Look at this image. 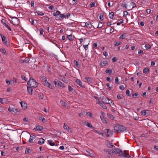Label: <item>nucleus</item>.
I'll use <instances>...</instances> for the list:
<instances>
[{"mask_svg": "<svg viewBox=\"0 0 158 158\" xmlns=\"http://www.w3.org/2000/svg\"><path fill=\"white\" fill-rule=\"evenodd\" d=\"M96 103L99 105L103 109H107V107L103 102H102L99 100H98L96 102Z\"/></svg>", "mask_w": 158, "mask_h": 158, "instance_id": "6", "label": "nucleus"}, {"mask_svg": "<svg viewBox=\"0 0 158 158\" xmlns=\"http://www.w3.org/2000/svg\"><path fill=\"white\" fill-rule=\"evenodd\" d=\"M38 97L40 99H43L44 97V96L43 94H39Z\"/></svg>", "mask_w": 158, "mask_h": 158, "instance_id": "50", "label": "nucleus"}, {"mask_svg": "<svg viewBox=\"0 0 158 158\" xmlns=\"http://www.w3.org/2000/svg\"><path fill=\"white\" fill-rule=\"evenodd\" d=\"M116 154H119V156L122 155L123 152L118 148L113 149L111 150V156H112Z\"/></svg>", "mask_w": 158, "mask_h": 158, "instance_id": "3", "label": "nucleus"}, {"mask_svg": "<svg viewBox=\"0 0 158 158\" xmlns=\"http://www.w3.org/2000/svg\"><path fill=\"white\" fill-rule=\"evenodd\" d=\"M121 44V42L119 41H115L114 43V45L115 46H118L120 45Z\"/></svg>", "mask_w": 158, "mask_h": 158, "instance_id": "37", "label": "nucleus"}, {"mask_svg": "<svg viewBox=\"0 0 158 158\" xmlns=\"http://www.w3.org/2000/svg\"><path fill=\"white\" fill-rule=\"evenodd\" d=\"M114 129L118 132H122L126 131V128L122 125L117 124L114 127Z\"/></svg>", "mask_w": 158, "mask_h": 158, "instance_id": "1", "label": "nucleus"}, {"mask_svg": "<svg viewBox=\"0 0 158 158\" xmlns=\"http://www.w3.org/2000/svg\"><path fill=\"white\" fill-rule=\"evenodd\" d=\"M2 40L3 43L6 45H7L6 44L7 41L6 40V38L5 36H3L2 38Z\"/></svg>", "mask_w": 158, "mask_h": 158, "instance_id": "27", "label": "nucleus"}, {"mask_svg": "<svg viewBox=\"0 0 158 158\" xmlns=\"http://www.w3.org/2000/svg\"><path fill=\"white\" fill-rule=\"evenodd\" d=\"M120 156L127 158H128L131 157L129 155V154L128 153H126L125 151H124V152H123V155H120Z\"/></svg>", "mask_w": 158, "mask_h": 158, "instance_id": "14", "label": "nucleus"}, {"mask_svg": "<svg viewBox=\"0 0 158 158\" xmlns=\"http://www.w3.org/2000/svg\"><path fill=\"white\" fill-rule=\"evenodd\" d=\"M45 140L42 138H40L39 139V140L38 142V143L39 144L42 145L44 143Z\"/></svg>", "mask_w": 158, "mask_h": 158, "instance_id": "20", "label": "nucleus"}, {"mask_svg": "<svg viewBox=\"0 0 158 158\" xmlns=\"http://www.w3.org/2000/svg\"><path fill=\"white\" fill-rule=\"evenodd\" d=\"M109 104L112 108H115V107H116L115 105L113 102L112 101L111 102H110V104Z\"/></svg>", "mask_w": 158, "mask_h": 158, "instance_id": "32", "label": "nucleus"}, {"mask_svg": "<svg viewBox=\"0 0 158 158\" xmlns=\"http://www.w3.org/2000/svg\"><path fill=\"white\" fill-rule=\"evenodd\" d=\"M130 6L132 7V9L135 8L136 6L135 3L133 2H132L130 3Z\"/></svg>", "mask_w": 158, "mask_h": 158, "instance_id": "41", "label": "nucleus"}, {"mask_svg": "<svg viewBox=\"0 0 158 158\" xmlns=\"http://www.w3.org/2000/svg\"><path fill=\"white\" fill-rule=\"evenodd\" d=\"M30 152V149L26 148L25 151V153L26 154H27L28 153H29Z\"/></svg>", "mask_w": 158, "mask_h": 158, "instance_id": "43", "label": "nucleus"}, {"mask_svg": "<svg viewBox=\"0 0 158 158\" xmlns=\"http://www.w3.org/2000/svg\"><path fill=\"white\" fill-rule=\"evenodd\" d=\"M106 73H109V74H111L112 72V70L110 69H108L106 70Z\"/></svg>", "mask_w": 158, "mask_h": 158, "instance_id": "34", "label": "nucleus"}, {"mask_svg": "<svg viewBox=\"0 0 158 158\" xmlns=\"http://www.w3.org/2000/svg\"><path fill=\"white\" fill-rule=\"evenodd\" d=\"M61 12L59 11H57L55 13V12L53 14V15L55 16L56 19H57V18L59 16Z\"/></svg>", "mask_w": 158, "mask_h": 158, "instance_id": "18", "label": "nucleus"}, {"mask_svg": "<svg viewBox=\"0 0 158 158\" xmlns=\"http://www.w3.org/2000/svg\"><path fill=\"white\" fill-rule=\"evenodd\" d=\"M101 118L102 119V120L103 123H107V122L106 120V119L104 117H103Z\"/></svg>", "mask_w": 158, "mask_h": 158, "instance_id": "44", "label": "nucleus"}, {"mask_svg": "<svg viewBox=\"0 0 158 158\" xmlns=\"http://www.w3.org/2000/svg\"><path fill=\"white\" fill-rule=\"evenodd\" d=\"M57 82H58L57 85L58 86H60L62 87H65L64 85L61 82L58 81H57Z\"/></svg>", "mask_w": 158, "mask_h": 158, "instance_id": "26", "label": "nucleus"}, {"mask_svg": "<svg viewBox=\"0 0 158 158\" xmlns=\"http://www.w3.org/2000/svg\"><path fill=\"white\" fill-rule=\"evenodd\" d=\"M95 5V3L94 2H92L89 5V6L91 7H93Z\"/></svg>", "mask_w": 158, "mask_h": 158, "instance_id": "54", "label": "nucleus"}, {"mask_svg": "<svg viewBox=\"0 0 158 158\" xmlns=\"http://www.w3.org/2000/svg\"><path fill=\"white\" fill-rule=\"evenodd\" d=\"M119 88L121 90H123L125 88L123 85H122L120 86Z\"/></svg>", "mask_w": 158, "mask_h": 158, "instance_id": "63", "label": "nucleus"}, {"mask_svg": "<svg viewBox=\"0 0 158 158\" xmlns=\"http://www.w3.org/2000/svg\"><path fill=\"white\" fill-rule=\"evenodd\" d=\"M21 107L24 110H26L27 108V104L25 102L21 101L20 102Z\"/></svg>", "mask_w": 158, "mask_h": 158, "instance_id": "9", "label": "nucleus"}, {"mask_svg": "<svg viewBox=\"0 0 158 158\" xmlns=\"http://www.w3.org/2000/svg\"><path fill=\"white\" fill-rule=\"evenodd\" d=\"M103 54L104 56H105L106 57H107L108 56L107 53L106 52L104 51L103 52Z\"/></svg>", "mask_w": 158, "mask_h": 158, "instance_id": "64", "label": "nucleus"}, {"mask_svg": "<svg viewBox=\"0 0 158 158\" xmlns=\"http://www.w3.org/2000/svg\"><path fill=\"white\" fill-rule=\"evenodd\" d=\"M28 93L30 94H31L33 92V89L31 87H27Z\"/></svg>", "mask_w": 158, "mask_h": 158, "instance_id": "24", "label": "nucleus"}, {"mask_svg": "<svg viewBox=\"0 0 158 158\" xmlns=\"http://www.w3.org/2000/svg\"><path fill=\"white\" fill-rule=\"evenodd\" d=\"M107 147L109 148H112L114 147L112 143H110L109 142H108L107 144Z\"/></svg>", "mask_w": 158, "mask_h": 158, "instance_id": "31", "label": "nucleus"}, {"mask_svg": "<svg viewBox=\"0 0 158 158\" xmlns=\"http://www.w3.org/2000/svg\"><path fill=\"white\" fill-rule=\"evenodd\" d=\"M27 85L31 87H36L38 84L36 81L32 78H30L27 82Z\"/></svg>", "mask_w": 158, "mask_h": 158, "instance_id": "2", "label": "nucleus"}, {"mask_svg": "<svg viewBox=\"0 0 158 158\" xmlns=\"http://www.w3.org/2000/svg\"><path fill=\"white\" fill-rule=\"evenodd\" d=\"M145 47L147 49H149L151 48L150 45L148 44L145 45Z\"/></svg>", "mask_w": 158, "mask_h": 158, "instance_id": "52", "label": "nucleus"}, {"mask_svg": "<svg viewBox=\"0 0 158 158\" xmlns=\"http://www.w3.org/2000/svg\"><path fill=\"white\" fill-rule=\"evenodd\" d=\"M108 117L109 118H110V119H114V116L113 115H111V114H109V115L108 114Z\"/></svg>", "mask_w": 158, "mask_h": 158, "instance_id": "58", "label": "nucleus"}, {"mask_svg": "<svg viewBox=\"0 0 158 158\" xmlns=\"http://www.w3.org/2000/svg\"><path fill=\"white\" fill-rule=\"evenodd\" d=\"M149 69L148 68H145L143 70V73H148Z\"/></svg>", "mask_w": 158, "mask_h": 158, "instance_id": "33", "label": "nucleus"}, {"mask_svg": "<svg viewBox=\"0 0 158 158\" xmlns=\"http://www.w3.org/2000/svg\"><path fill=\"white\" fill-rule=\"evenodd\" d=\"M88 44L83 45V46L85 50H87L88 49Z\"/></svg>", "mask_w": 158, "mask_h": 158, "instance_id": "61", "label": "nucleus"}, {"mask_svg": "<svg viewBox=\"0 0 158 158\" xmlns=\"http://www.w3.org/2000/svg\"><path fill=\"white\" fill-rule=\"evenodd\" d=\"M75 82L76 83L78 84L81 87H84V85H83L81 81L80 80L77 79L75 80Z\"/></svg>", "mask_w": 158, "mask_h": 158, "instance_id": "16", "label": "nucleus"}, {"mask_svg": "<svg viewBox=\"0 0 158 158\" xmlns=\"http://www.w3.org/2000/svg\"><path fill=\"white\" fill-rule=\"evenodd\" d=\"M1 22L3 25H5L6 27L10 30V27L8 25L7 21L6 19H2L1 20Z\"/></svg>", "mask_w": 158, "mask_h": 158, "instance_id": "7", "label": "nucleus"}, {"mask_svg": "<svg viewBox=\"0 0 158 158\" xmlns=\"http://www.w3.org/2000/svg\"><path fill=\"white\" fill-rule=\"evenodd\" d=\"M103 102H104L106 104H109L110 103L112 102V100L108 98H103Z\"/></svg>", "mask_w": 158, "mask_h": 158, "instance_id": "12", "label": "nucleus"}, {"mask_svg": "<svg viewBox=\"0 0 158 158\" xmlns=\"http://www.w3.org/2000/svg\"><path fill=\"white\" fill-rule=\"evenodd\" d=\"M114 16V13L113 12L110 13L109 14V16L110 18L112 19Z\"/></svg>", "mask_w": 158, "mask_h": 158, "instance_id": "42", "label": "nucleus"}, {"mask_svg": "<svg viewBox=\"0 0 158 158\" xmlns=\"http://www.w3.org/2000/svg\"><path fill=\"white\" fill-rule=\"evenodd\" d=\"M103 24L102 22H99L98 24V26L97 27V28H100L103 26Z\"/></svg>", "mask_w": 158, "mask_h": 158, "instance_id": "38", "label": "nucleus"}, {"mask_svg": "<svg viewBox=\"0 0 158 158\" xmlns=\"http://www.w3.org/2000/svg\"><path fill=\"white\" fill-rule=\"evenodd\" d=\"M86 115L87 116H89L91 117L92 116V114L91 113L89 112H87L86 113Z\"/></svg>", "mask_w": 158, "mask_h": 158, "instance_id": "56", "label": "nucleus"}, {"mask_svg": "<svg viewBox=\"0 0 158 158\" xmlns=\"http://www.w3.org/2000/svg\"><path fill=\"white\" fill-rule=\"evenodd\" d=\"M85 26L86 27H91L92 26V24L91 23L89 22H87L85 23Z\"/></svg>", "mask_w": 158, "mask_h": 158, "instance_id": "35", "label": "nucleus"}, {"mask_svg": "<svg viewBox=\"0 0 158 158\" xmlns=\"http://www.w3.org/2000/svg\"><path fill=\"white\" fill-rule=\"evenodd\" d=\"M19 111V110L15 107L10 108V112L14 114H17Z\"/></svg>", "mask_w": 158, "mask_h": 158, "instance_id": "10", "label": "nucleus"}, {"mask_svg": "<svg viewBox=\"0 0 158 158\" xmlns=\"http://www.w3.org/2000/svg\"><path fill=\"white\" fill-rule=\"evenodd\" d=\"M18 82L17 81V79L15 77H13V79L10 81V86L16 87L17 86Z\"/></svg>", "mask_w": 158, "mask_h": 158, "instance_id": "4", "label": "nucleus"}, {"mask_svg": "<svg viewBox=\"0 0 158 158\" xmlns=\"http://www.w3.org/2000/svg\"><path fill=\"white\" fill-rule=\"evenodd\" d=\"M86 152L88 153L89 155V156H94V153H90L89 151H86Z\"/></svg>", "mask_w": 158, "mask_h": 158, "instance_id": "46", "label": "nucleus"}, {"mask_svg": "<svg viewBox=\"0 0 158 158\" xmlns=\"http://www.w3.org/2000/svg\"><path fill=\"white\" fill-rule=\"evenodd\" d=\"M67 38L68 39L70 40H71L72 39V35H68Z\"/></svg>", "mask_w": 158, "mask_h": 158, "instance_id": "59", "label": "nucleus"}, {"mask_svg": "<svg viewBox=\"0 0 158 158\" xmlns=\"http://www.w3.org/2000/svg\"><path fill=\"white\" fill-rule=\"evenodd\" d=\"M36 137V136L35 135H30V137L29 140V142L30 143H32L33 139H35Z\"/></svg>", "mask_w": 158, "mask_h": 158, "instance_id": "22", "label": "nucleus"}, {"mask_svg": "<svg viewBox=\"0 0 158 158\" xmlns=\"http://www.w3.org/2000/svg\"><path fill=\"white\" fill-rule=\"evenodd\" d=\"M115 82L116 84H118V79L117 77H116L115 78Z\"/></svg>", "mask_w": 158, "mask_h": 158, "instance_id": "57", "label": "nucleus"}, {"mask_svg": "<svg viewBox=\"0 0 158 158\" xmlns=\"http://www.w3.org/2000/svg\"><path fill=\"white\" fill-rule=\"evenodd\" d=\"M35 12L37 13L38 15L39 16H43L44 15V13L41 11H38L37 9L35 10Z\"/></svg>", "mask_w": 158, "mask_h": 158, "instance_id": "21", "label": "nucleus"}, {"mask_svg": "<svg viewBox=\"0 0 158 158\" xmlns=\"http://www.w3.org/2000/svg\"><path fill=\"white\" fill-rule=\"evenodd\" d=\"M107 133L106 134L107 137L111 136L112 134V132L109 129H106Z\"/></svg>", "mask_w": 158, "mask_h": 158, "instance_id": "15", "label": "nucleus"}, {"mask_svg": "<svg viewBox=\"0 0 158 158\" xmlns=\"http://www.w3.org/2000/svg\"><path fill=\"white\" fill-rule=\"evenodd\" d=\"M146 111L147 110H143L141 111L140 113L141 115H145L146 114Z\"/></svg>", "mask_w": 158, "mask_h": 158, "instance_id": "45", "label": "nucleus"}, {"mask_svg": "<svg viewBox=\"0 0 158 158\" xmlns=\"http://www.w3.org/2000/svg\"><path fill=\"white\" fill-rule=\"evenodd\" d=\"M104 151L106 153L111 155V150H108L105 149V150H104Z\"/></svg>", "mask_w": 158, "mask_h": 158, "instance_id": "36", "label": "nucleus"}, {"mask_svg": "<svg viewBox=\"0 0 158 158\" xmlns=\"http://www.w3.org/2000/svg\"><path fill=\"white\" fill-rule=\"evenodd\" d=\"M126 33H125V34H123L121 36H120L119 37V39H124L125 38V37L126 36Z\"/></svg>", "mask_w": 158, "mask_h": 158, "instance_id": "39", "label": "nucleus"}, {"mask_svg": "<svg viewBox=\"0 0 158 158\" xmlns=\"http://www.w3.org/2000/svg\"><path fill=\"white\" fill-rule=\"evenodd\" d=\"M107 61L106 60H102L100 64V67H102L106 66L107 64Z\"/></svg>", "mask_w": 158, "mask_h": 158, "instance_id": "11", "label": "nucleus"}, {"mask_svg": "<svg viewBox=\"0 0 158 158\" xmlns=\"http://www.w3.org/2000/svg\"><path fill=\"white\" fill-rule=\"evenodd\" d=\"M84 125L86 126H87L88 127H90V128H92V129H94V127H93L91 125V124L88 122H85V123H84Z\"/></svg>", "mask_w": 158, "mask_h": 158, "instance_id": "17", "label": "nucleus"}, {"mask_svg": "<svg viewBox=\"0 0 158 158\" xmlns=\"http://www.w3.org/2000/svg\"><path fill=\"white\" fill-rule=\"evenodd\" d=\"M68 89L69 91L70 92H72L73 90V88L70 85L68 86Z\"/></svg>", "mask_w": 158, "mask_h": 158, "instance_id": "47", "label": "nucleus"}, {"mask_svg": "<svg viewBox=\"0 0 158 158\" xmlns=\"http://www.w3.org/2000/svg\"><path fill=\"white\" fill-rule=\"evenodd\" d=\"M94 132L95 133H97L99 135H101L102 136H103L104 134V133H102L100 131H97L96 130H94Z\"/></svg>", "mask_w": 158, "mask_h": 158, "instance_id": "25", "label": "nucleus"}, {"mask_svg": "<svg viewBox=\"0 0 158 158\" xmlns=\"http://www.w3.org/2000/svg\"><path fill=\"white\" fill-rule=\"evenodd\" d=\"M40 35H43V33L44 32V30H43V29L42 28H40Z\"/></svg>", "mask_w": 158, "mask_h": 158, "instance_id": "55", "label": "nucleus"}, {"mask_svg": "<svg viewBox=\"0 0 158 158\" xmlns=\"http://www.w3.org/2000/svg\"><path fill=\"white\" fill-rule=\"evenodd\" d=\"M85 79L87 81L89 84H92L93 79L91 78L88 77L85 78Z\"/></svg>", "mask_w": 158, "mask_h": 158, "instance_id": "19", "label": "nucleus"}, {"mask_svg": "<svg viewBox=\"0 0 158 158\" xmlns=\"http://www.w3.org/2000/svg\"><path fill=\"white\" fill-rule=\"evenodd\" d=\"M35 130L40 131L43 129V127L41 126H37L35 128Z\"/></svg>", "mask_w": 158, "mask_h": 158, "instance_id": "28", "label": "nucleus"}, {"mask_svg": "<svg viewBox=\"0 0 158 158\" xmlns=\"http://www.w3.org/2000/svg\"><path fill=\"white\" fill-rule=\"evenodd\" d=\"M122 95L121 94H118L117 96V98L118 99H121L122 98Z\"/></svg>", "mask_w": 158, "mask_h": 158, "instance_id": "60", "label": "nucleus"}, {"mask_svg": "<svg viewBox=\"0 0 158 158\" xmlns=\"http://www.w3.org/2000/svg\"><path fill=\"white\" fill-rule=\"evenodd\" d=\"M44 81V85L45 86H48L51 89H53V87L49 83H48V82L47 81V79H45V81Z\"/></svg>", "mask_w": 158, "mask_h": 158, "instance_id": "13", "label": "nucleus"}, {"mask_svg": "<svg viewBox=\"0 0 158 158\" xmlns=\"http://www.w3.org/2000/svg\"><path fill=\"white\" fill-rule=\"evenodd\" d=\"M39 119L42 121V122L44 123L46 121L45 119L44 118L42 117H40L39 118Z\"/></svg>", "mask_w": 158, "mask_h": 158, "instance_id": "51", "label": "nucleus"}, {"mask_svg": "<svg viewBox=\"0 0 158 158\" xmlns=\"http://www.w3.org/2000/svg\"><path fill=\"white\" fill-rule=\"evenodd\" d=\"M126 94L128 96H130L131 94H130V91L129 90H127L126 92Z\"/></svg>", "mask_w": 158, "mask_h": 158, "instance_id": "62", "label": "nucleus"}, {"mask_svg": "<svg viewBox=\"0 0 158 158\" xmlns=\"http://www.w3.org/2000/svg\"><path fill=\"white\" fill-rule=\"evenodd\" d=\"M60 103L64 107H67V103L64 102L63 100H61L60 102Z\"/></svg>", "mask_w": 158, "mask_h": 158, "instance_id": "30", "label": "nucleus"}, {"mask_svg": "<svg viewBox=\"0 0 158 158\" xmlns=\"http://www.w3.org/2000/svg\"><path fill=\"white\" fill-rule=\"evenodd\" d=\"M64 128L66 131H68L69 132H72V131L71 129L65 123L64 124Z\"/></svg>", "mask_w": 158, "mask_h": 158, "instance_id": "8", "label": "nucleus"}, {"mask_svg": "<svg viewBox=\"0 0 158 158\" xmlns=\"http://www.w3.org/2000/svg\"><path fill=\"white\" fill-rule=\"evenodd\" d=\"M1 52L4 54H6V52L4 48H2L0 49Z\"/></svg>", "mask_w": 158, "mask_h": 158, "instance_id": "40", "label": "nucleus"}, {"mask_svg": "<svg viewBox=\"0 0 158 158\" xmlns=\"http://www.w3.org/2000/svg\"><path fill=\"white\" fill-rule=\"evenodd\" d=\"M55 133H56L55 135L57 136H59L61 134V133L60 132L57 131H56Z\"/></svg>", "mask_w": 158, "mask_h": 158, "instance_id": "48", "label": "nucleus"}, {"mask_svg": "<svg viewBox=\"0 0 158 158\" xmlns=\"http://www.w3.org/2000/svg\"><path fill=\"white\" fill-rule=\"evenodd\" d=\"M63 18H65V15L64 14H60L59 16H58V17L57 18L56 20H60Z\"/></svg>", "mask_w": 158, "mask_h": 158, "instance_id": "23", "label": "nucleus"}, {"mask_svg": "<svg viewBox=\"0 0 158 158\" xmlns=\"http://www.w3.org/2000/svg\"><path fill=\"white\" fill-rule=\"evenodd\" d=\"M11 18L12 23L14 25H17L19 23V19L16 17H10Z\"/></svg>", "mask_w": 158, "mask_h": 158, "instance_id": "5", "label": "nucleus"}, {"mask_svg": "<svg viewBox=\"0 0 158 158\" xmlns=\"http://www.w3.org/2000/svg\"><path fill=\"white\" fill-rule=\"evenodd\" d=\"M48 143L49 145L51 146H54L55 145V143L53 142L52 140H49L48 141Z\"/></svg>", "mask_w": 158, "mask_h": 158, "instance_id": "29", "label": "nucleus"}, {"mask_svg": "<svg viewBox=\"0 0 158 158\" xmlns=\"http://www.w3.org/2000/svg\"><path fill=\"white\" fill-rule=\"evenodd\" d=\"M101 115L100 116L101 118H102L103 117V118L105 116V114L104 112H102V111H101Z\"/></svg>", "mask_w": 158, "mask_h": 158, "instance_id": "49", "label": "nucleus"}, {"mask_svg": "<svg viewBox=\"0 0 158 158\" xmlns=\"http://www.w3.org/2000/svg\"><path fill=\"white\" fill-rule=\"evenodd\" d=\"M123 20L122 19H121L119 20V22H118L117 23V25H120L121 23H123Z\"/></svg>", "mask_w": 158, "mask_h": 158, "instance_id": "53", "label": "nucleus"}]
</instances>
